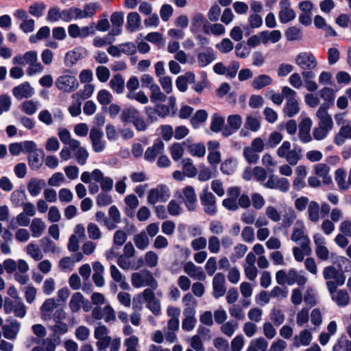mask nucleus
I'll list each match as a JSON object with an SVG mask.
<instances>
[{"label":"nucleus","mask_w":351,"mask_h":351,"mask_svg":"<svg viewBox=\"0 0 351 351\" xmlns=\"http://www.w3.org/2000/svg\"><path fill=\"white\" fill-rule=\"evenodd\" d=\"M84 303V298L80 292L73 294L69 302V306L73 313L78 312Z\"/></svg>","instance_id":"46"},{"label":"nucleus","mask_w":351,"mask_h":351,"mask_svg":"<svg viewBox=\"0 0 351 351\" xmlns=\"http://www.w3.org/2000/svg\"><path fill=\"white\" fill-rule=\"evenodd\" d=\"M141 24V16L136 12H130L127 16L126 29L130 32L137 31Z\"/></svg>","instance_id":"34"},{"label":"nucleus","mask_w":351,"mask_h":351,"mask_svg":"<svg viewBox=\"0 0 351 351\" xmlns=\"http://www.w3.org/2000/svg\"><path fill=\"white\" fill-rule=\"evenodd\" d=\"M80 9L71 7L69 9L62 10V20L69 22L72 20L80 19L79 14Z\"/></svg>","instance_id":"57"},{"label":"nucleus","mask_w":351,"mask_h":351,"mask_svg":"<svg viewBox=\"0 0 351 351\" xmlns=\"http://www.w3.org/2000/svg\"><path fill=\"white\" fill-rule=\"evenodd\" d=\"M316 117L319 119L318 125L330 131L333 127V121L328 112V105L322 104L316 112Z\"/></svg>","instance_id":"15"},{"label":"nucleus","mask_w":351,"mask_h":351,"mask_svg":"<svg viewBox=\"0 0 351 351\" xmlns=\"http://www.w3.org/2000/svg\"><path fill=\"white\" fill-rule=\"evenodd\" d=\"M45 228L46 226L40 218H34L30 224L29 229L32 232V237L38 238L43 234Z\"/></svg>","instance_id":"44"},{"label":"nucleus","mask_w":351,"mask_h":351,"mask_svg":"<svg viewBox=\"0 0 351 351\" xmlns=\"http://www.w3.org/2000/svg\"><path fill=\"white\" fill-rule=\"evenodd\" d=\"M295 64L302 70H313L317 67V61L311 52H300L295 59Z\"/></svg>","instance_id":"10"},{"label":"nucleus","mask_w":351,"mask_h":351,"mask_svg":"<svg viewBox=\"0 0 351 351\" xmlns=\"http://www.w3.org/2000/svg\"><path fill=\"white\" fill-rule=\"evenodd\" d=\"M215 59V53L213 49L208 48L206 51L201 52L197 56V62L201 67H204L211 63Z\"/></svg>","instance_id":"40"},{"label":"nucleus","mask_w":351,"mask_h":351,"mask_svg":"<svg viewBox=\"0 0 351 351\" xmlns=\"http://www.w3.org/2000/svg\"><path fill=\"white\" fill-rule=\"evenodd\" d=\"M139 111L134 107L124 108L121 114L120 119L123 123H133L138 118Z\"/></svg>","instance_id":"47"},{"label":"nucleus","mask_w":351,"mask_h":351,"mask_svg":"<svg viewBox=\"0 0 351 351\" xmlns=\"http://www.w3.org/2000/svg\"><path fill=\"white\" fill-rule=\"evenodd\" d=\"M332 300L341 307L347 306L350 302V295L346 290L340 289L330 293Z\"/></svg>","instance_id":"33"},{"label":"nucleus","mask_w":351,"mask_h":351,"mask_svg":"<svg viewBox=\"0 0 351 351\" xmlns=\"http://www.w3.org/2000/svg\"><path fill=\"white\" fill-rule=\"evenodd\" d=\"M278 18L282 23H287L295 18V13L291 8L289 0H280Z\"/></svg>","instance_id":"21"},{"label":"nucleus","mask_w":351,"mask_h":351,"mask_svg":"<svg viewBox=\"0 0 351 351\" xmlns=\"http://www.w3.org/2000/svg\"><path fill=\"white\" fill-rule=\"evenodd\" d=\"M124 14L122 12H115L110 16V22L112 24V34H121L123 23Z\"/></svg>","instance_id":"39"},{"label":"nucleus","mask_w":351,"mask_h":351,"mask_svg":"<svg viewBox=\"0 0 351 351\" xmlns=\"http://www.w3.org/2000/svg\"><path fill=\"white\" fill-rule=\"evenodd\" d=\"M323 277L329 293L336 291L337 287L344 285L346 276L342 271L337 270L333 266L326 267L323 270Z\"/></svg>","instance_id":"4"},{"label":"nucleus","mask_w":351,"mask_h":351,"mask_svg":"<svg viewBox=\"0 0 351 351\" xmlns=\"http://www.w3.org/2000/svg\"><path fill=\"white\" fill-rule=\"evenodd\" d=\"M56 307V303L54 299H47L40 307V313L43 319H47L50 317L51 313Z\"/></svg>","instance_id":"51"},{"label":"nucleus","mask_w":351,"mask_h":351,"mask_svg":"<svg viewBox=\"0 0 351 351\" xmlns=\"http://www.w3.org/2000/svg\"><path fill=\"white\" fill-rule=\"evenodd\" d=\"M131 283L133 287L140 289L142 287H150L156 289L158 284L154 278L151 271L144 269L134 272L131 275Z\"/></svg>","instance_id":"5"},{"label":"nucleus","mask_w":351,"mask_h":351,"mask_svg":"<svg viewBox=\"0 0 351 351\" xmlns=\"http://www.w3.org/2000/svg\"><path fill=\"white\" fill-rule=\"evenodd\" d=\"M99 8V4L97 2L89 3L84 5L83 9H80V18L85 19L93 16Z\"/></svg>","instance_id":"53"},{"label":"nucleus","mask_w":351,"mask_h":351,"mask_svg":"<svg viewBox=\"0 0 351 351\" xmlns=\"http://www.w3.org/2000/svg\"><path fill=\"white\" fill-rule=\"evenodd\" d=\"M60 337L56 335H51L43 339L42 341L38 339L36 340V343H42L45 351H55L56 347L60 343Z\"/></svg>","instance_id":"32"},{"label":"nucleus","mask_w":351,"mask_h":351,"mask_svg":"<svg viewBox=\"0 0 351 351\" xmlns=\"http://www.w3.org/2000/svg\"><path fill=\"white\" fill-rule=\"evenodd\" d=\"M301 156L302 149L300 147H295L285 158L289 165H295L300 160Z\"/></svg>","instance_id":"62"},{"label":"nucleus","mask_w":351,"mask_h":351,"mask_svg":"<svg viewBox=\"0 0 351 351\" xmlns=\"http://www.w3.org/2000/svg\"><path fill=\"white\" fill-rule=\"evenodd\" d=\"M323 277L329 293L336 291L337 287L344 285L346 276L342 271L337 270L333 266L326 267L323 270Z\"/></svg>","instance_id":"3"},{"label":"nucleus","mask_w":351,"mask_h":351,"mask_svg":"<svg viewBox=\"0 0 351 351\" xmlns=\"http://www.w3.org/2000/svg\"><path fill=\"white\" fill-rule=\"evenodd\" d=\"M208 21L202 13H195L191 18V32L192 33H199L202 29L205 33L206 25Z\"/></svg>","instance_id":"27"},{"label":"nucleus","mask_w":351,"mask_h":351,"mask_svg":"<svg viewBox=\"0 0 351 351\" xmlns=\"http://www.w3.org/2000/svg\"><path fill=\"white\" fill-rule=\"evenodd\" d=\"M323 277L329 293L336 291L337 287L344 285L346 276L342 271L337 270L333 266L326 267L323 270Z\"/></svg>","instance_id":"1"},{"label":"nucleus","mask_w":351,"mask_h":351,"mask_svg":"<svg viewBox=\"0 0 351 351\" xmlns=\"http://www.w3.org/2000/svg\"><path fill=\"white\" fill-rule=\"evenodd\" d=\"M34 93L33 88L28 82L15 86L12 90V94L17 99L31 97Z\"/></svg>","instance_id":"29"},{"label":"nucleus","mask_w":351,"mask_h":351,"mask_svg":"<svg viewBox=\"0 0 351 351\" xmlns=\"http://www.w3.org/2000/svg\"><path fill=\"white\" fill-rule=\"evenodd\" d=\"M95 90L94 85L91 84H86L83 86V88L78 92L72 95L73 99H80V100H85L92 96Z\"/></svg>","instance_id":"49"},{"label":"nucleus","mask_w":351,"mask_h":351,"mask_svg":"<svg viewBox=\"0 0 351 351\" xmlns=\"http://www.w3.org/2000/svg\"><path fill=\"white\" fill-rule=\"evenodd\" d=\"M184 271L195 280H204L206 274L200 267H197L193 263L188 262L184 266Z\"/></svg>","instance_id":"28"},{"label":"nucleus","mask_w":351,"mask_h":351,"mask_svg":"<svg viewBox=\"0 0 351 351\" xmlns=\"http://www.w3.org/2000/svg\"><path fill=\"white\" fill-rule=\"evenodd\" d=\"M182 202L189 211H194L197 207V198L195 189L187 186L182 189Z\"/></svg>","instance_id":"17"},{"label":"nucleus","mask_w":351,"mask_h":351,"mask_svg":"<svg viewBox=\"0 0 351 351\" xmlns=\"http://www.w3.org/2000/svg\"><path fill=\"white\" fill-rule=\"evenodd\" d=\"M224 119L219 114L215 113L211 117L210 130L214 132H221L225 128Z\"/></svg>","instance_id":"59"},{"label":"nucleus","mask_w":351,"mask_h":351,"mask_svg":"<svg viewBox=\"0 0 351 351\" xmlns=\"http://www.w3.org/2000/svg\"><path fill=\"white\" fill-rule=\"evenodd\" d=\"M208 114L204 110H197L191 119V123L194 128H199V125L206 121Z\"/></svg>","instance_id":"64"},{"label":"nucleus","mask_w":351,"mask_h":351,"mask_svg":"<svg viewBox=\"0 0 351 351\" xmlns=\"http://www.w3.org/2000/svg\"><path fill=\"white\" fill-rule=\"evenodd\" d=\"M311 340V332L308 330L305 329L294 337L293 345L295 348L306 346L310 344Z\"/></svg>","instance_id":"35"},{"label":"nucleus","mask_w":351,"mask_h":351,"mask_svg":"<svg viewBox=\"0 0 351 351\" xmlns=\"http://www.w3.org/2000/svg\"><path fill=\"white\" fill-rule=\"evenodd\" d=\"M3 309L5 313H13L14 316L19 318H23L27 313V308L23 302L10 298L5 299Z\"/></svg>","instance_id":"9"},{"label":"nucleus","mask_w":351,"mask_h":351,"mask_svg":"<svg viewBox=\"0 0 351 351\" xmlns=\"http://www.w3.org/2000/svg\"><path fill=\"white\" fill-rule=\"evenodd\" d=\"M313 238L317 257L322 261H326L329 258V250L326 247L325 238L319 233L315 234Z\"/></svg>","instance_id":"19"},{"label":"nucleus","mask_w":351,"mask_h":351,"mask_svg":"<svg viewBox=\"0 0 351 351\" xmlns=\"http://www.w3.org/2000/svg\"><path fill=\"white\" fill-rule=\"evenodd\" d=\"M226 278L222 273H217L213 279V295L215 298L223 296L226 292Z\"/></svg>","instance_id":"23"},{"label":"nucleus","mask_w":351,"mask_h":351,"mask_svg":"<svg viewBox=\"0 0 351 351\" xmlns=\"http://www.w3.org/2000/svg\"><path fill=\"white\" fill-rule=\"evenodd\" d=\"M55 85L59 90L68 93L74 92L79 87L77 79L68 70L56 78Z\"/></svg>","instance_id":"6"},{"label":"nucleus","mask_w":351,"mask_h":351,"mask_svg":"<svg viewBox=\"0 0 351 351\" xmlns=\"http://www.w3.org/2000/svg\"><path fill=\"white\" fill-rule=\"evenodd\" d=\"M346 173L343 169H338L335 171V180L339 189L347 191L349 188L348 182L346 181Z\"/></svg>","instance_id":"50"},{"label":"nucleus","mask_w":351,"mask_h":351,"mask_svg":"<svg viewBox=\"0 0 351 351\" xmlns=\"http://www.w3.org/2000/svg\"><path fill=\"white\" fill-rule=\"evenodd\" d=\"M92 178L95 182L100 184L101 191L109 192L113 187V180L110 177H106L101 170L95 169L92 171Z\"/></svg>","instance_id":"24"},{"label":"nucleus","mask_w":351,"mask_h":351,"mask_svg":"<svg viewBox=\"0 0 351 351\" xmlns=\"http://www.w3.org/2000/svg\"><path fill=\"white\" fill-rule=\"evenodd\" d=\"M184 173L189 178H194L197 173V169L191 158H186L182 161Z\"/></svg>","instance_id":"55"},{"label":"nucleus","mask_w":351,"mask_h":351,"mask_svg":"<svg viewBox=\"0 0 351 351\" xmlns=\"http://www.w3.org/2000/svg\"><path fill=\"white\" fill-rule=\"evenodd\" d=\"M94 337L97 340L96 346L99 351H104L109 346L111 337L109 336V330L104 325L95 328Z\"/></svg>","instance_id":"11"},{"label":"nucleus","mask_w":351,"mask_h":351,"mask_svg":"<svg viewBox=\"0 0 351 351\" xmlns=\"http://www.w3.org/2000/svg\"><path fill=\"white\" fill-rule=\"evenodd\" d=\"M308 219L313 223H317L320 218V206L315 201H311L307 208Z\"/></svg>","instance_id":"42"},{"label":"nucleus","mask_w":351,"mask_h":351,"mask_svg":"<svg viewBox=\"0 0 351 351\" xmlns=\"http://www.w3.org/2000/svg\"><path fill=\"white\" fill-rule=\"evenodd\" d=\"M297 215L293 208H289L282 215V225L285 228L291 227L295 223Z\"/></svg>","instance_id":"54"},{"label":"nucleus","mask_w":351,"mask_h":351,"mask_svg":"<svg viewBox=\"0 0 351 351\" xmlns=\"http://www.w3.org/2000/svg\"><path fill=\"white\" fill-rule=\"evenodd\" d=\"M311 126L312 121L308 117L303 119L299 124L298 136L300 140L304 143H309L312 140L310 134Z\"/></svg>","instance_id":"26"},{"label":"nucleus","mask_w":351,"mask_h":351,"mask_svg":"<svg viewBox=\"0 0 351 351\" xmlns=\"http://www.w3.org/2000/svg\"><path fill=\"white\" fill-rule=\"evenodd\" d=\"M151 91L150 99L154 104L163 102L166 100L167 97L165 93L161 92L160 87L158 84H151L149 86Z\"/></svg>","instance_id":"48"},{"label":"nucleus","mask_w":351,"mask_h":351,"mask_svg":"<svg viewBox=\"0 0 351 351\" xmlns=\"http://www.w3.org/2000/svg\"><path fill=\"white\" fill-rule=\"evenodd\" d=\"M323 277L329 293L336 291L337 287L344 285L346 276L342 271L337 270L333 266L326 267L323 270Z\"/></svg>","instance_id":"2"},{"label":"nucleus","mask_w":351,"mask_h":351,"mask_svg":"<svg viewBox=\"0 0 351 351\" xmlns=\"http://www.w3.org/2000/svg\"><path fill=\"white\" fill-rule=\"evenodd\" d=\"M282 94L287 100L284 109L285 114L291 117L299 112L296 92L288 86H285L282 88Z\"/></svg>","instance_id":"8"},{"label":"nucleus","mask_w":351,"mask_h":351,"mask_svg":"<svg viewBox=\"0 0 351 351\" xmlns=\"http://www.w3.org/2000/svg\"><path fill=\"white\" fill-rule=\"evenodd\" d=\"M110 87L117 94H121L125 90V81L121 74L114 75L109 82Z\"/></svg>","instance_id":"43"},{"label":"nucleus","mask_w":351,"mask_h":351,"mask_svg":"<svg viewBox=\"0 0 351 351\" xmlns=\"http://www.w3.org/2000/svg\"><path fill=\"white\" fill-rule=\"evenodd\" d=\"M291 239L294 242H300L302 248L309 252L310 239L305 234V225L302 220H297L293 228V232Z\"/></svg>","instance_id":"7"},{"label":"nucleus","mask_w":351,"mask_h":351,"mask_svg":"<svg viewBox=\"0 0 351 351\" xmlns=\"http://www.w3.org/2000/svg\"><path fill=\"white\" fill-rule=\"evenodd\" d=\"M104 133L102 130L97 127H93L89 134L92 143L93 149L95 152H101L106 147L105 141L102 140Z\"/></svg>","instance_id":"20"},{"label":"nucleus","mask_w":351,"mask_h":351,"mask_svg":"<svg viewBox=\"0 0 351 351\" xmlns=\"http://www.w3.org/2000/svg\"><path fill=\"white\" fill-rule=\"evenodd\" d=\"M170 197V191L167 186L159 185L149 191L147 201L150 204H155L158 202H166Z\"/></svg>","instance_id":"13"},{"label":"nucleus","mask_w":351,"mask_h":351,"mask_svg":"<svg viewBox=\"0 0 351 351\" xmlns=\"http://www.w3.org/2000/svg\"><path fill=\"white\" fill-rule=\"evenodd\" d=\"M264 186L271 189H278L282 192H287L289 189L290 184L287 178H279L271 175L265 183Z\"/></svg>","instance_id":"25"},{"label":"nucleus","mask_w":351,"mask_h":351,"mask_svg":"<svg viewBox=\"0 0 351 351\" xmlns=\"http://www.w3.org/2000/svg\"><path fill=\"white\" fill-rule=\"evenodd\" d=\"M110 276L113 280L119 283V287L124 291L130 290V286L126 281L125 277L120 272L117 267L112 265L110 267Z\"/></svg>","instance_id":"30"},{"label":"nucleus","mask_w":351,"mask_h":351,"mask_svg":"<svg viewBox=\"0 0 351 351\" xmlns=\"http://www.w3.org/2000/svg\"><path fill=\"white\" fill-rule=\"evenodd\" d=\"M41 245L45 253H59L60 248L48 237H44L40 240Z\"/></svg>","instance_id":"63"},{"label":"nucleus","mask_w":351,"mask_h":351,"mask_svg":"<svg viewBox=\"0 0 351 351\" xmlns=\"http://www.w3.org/2000/svg\"><path fill=\"white\" fill-rule=\"evenodd\" d=\"M45 185L44 180L33 178L27 184V191L32 197H36L40 193Z\"/></svg>","instance_id":"36"},{"label":"nucleus","mask_w":351,"mask_h":351,"mask_svg":"<svg viewBox=\"0 0 351 351\" xmlns=\"http://www.w3.org/2000/svg\"><path fill=\"white\" fill-rule=\"evenodd\" d=\"M244 127L252 132H257L261 128L260 120L256 116L248 115L246 117Z\"/></svg>","instance_id":"61"},{"label":"nucleus","mask_w":351,"mask_h":351,"mask_svg":"<svg viewBox=\"0 0 351 351\" xmlns=\"http://www.w3.org/2000/svg\"><path fill=\"white\" fill-rule=\"evenodd\" d=\"M133 241L136 247L141 250H145L149 244V239L145 231H142L140 233L135 234L134 236Z\"/></svg>","instance_id":"52"},{"label":"nucleus","mask_w":351,"mask_h":351,"mask_svg":"<svg viewBox=\"0 0 351 351\" xmlns=\"http://www.w3.org/2000/svg\"><path fill=\"white\" fill-rule=\"evenodd\" d=\"M189 153L196 157H203L206 154L205 145L202 143H193L187 146Z\"/></svg>","instance_id":"58"},{"label":"nucleus","mask_w":351,"mask_h":351,"mask_svg":"<svg viewBox=\"0 0 351 351\" xmlns=\"http://www.w3.org/2000/svg\"><path fill=\"white\" fill-rule=\"evenodd\" d=\"M81 58L82 55L80 50L75 49L66 53L64 63L66 66H73Z\"/></svg>","instance_id":"60"},{"label":"nucleus","mask_w":351,"mask_h":351,"mask_svg":"<svg viewBox=\"0 0 351 351\" xmlns=\"http://www.w3.org/2000/svg\"><path fill=\"white\" fill-rule=\"evenodd\" d=\"M21 329V323L12 317L8 318L5 324L2 326L3 335L9 340L16 338Z\"/></svg>","instance_id":"14"},{"label":"nucleus","mask_w":351,"mask_h":351,"mask_svg":"<svg viewBox=\"0 0 351 351\" xmlns=\"http://www.w3.org/2000/svg\"><path fill=\"white\" fill-rule=\"evenodd\" d=\"M260 36L262 40V43L267 45L268 43H276L278 42L282 37V34L280 30L273 31H262L260 32Z\"/></svg>","instance_id":"37"},{"label":"nucleus","mask_w":351,"mask_h":351,"mask_svg":"<svg viewBox=\"0 0 351 351\" xmlns=\"http://www.w3.org/2000/svg\"><path fill=\"white\" fill-rule=\"evenodd\" d=\"M271 77L266 74H261L254 78L252 86L254 89L260 90L272 84Z\"/></svg>","instance_id":"45"},{"label":"nucleus","mask_w":351,"mask_h":351,"mask_svg":"<svg viewBox=\"0 0 351 351\" xmlns=\"http://www.w3.org/2000/svg\"><path fill=\"white\" fill-rule=\"evenodd\" d=\"M226 32L225 27L221 23H213L211 24L209 21L206 25L205 34H213L214 36H221L224 34Z\"/></svg>","instance_id":"56"},{"label":"nucleus","mask_w":351,"mask_h":351,"mask_svg":"<svg viewBox=\"0 0 351 351\" xmlns=\"http://www.w3.org/2000/svg\"><path fill=\"white\" fill-rule=\"evenodd\" d=\"M37 60L38 55L35 51H29L23 56H16L12 60L14 64L19 65H31L33 63H35Z\"/></svg>","instance_id":"31"},{"label":"nucleus","mask_w":351,"mask_h":351,"mask_svg":"<svg viewBox=\"0 0 351 351\" xmlns=\"http://www.w3.org/2000/svg\"><path fill=\"white\" fill-rule=\"evenodd\" d=\"M347 139H351V125H346L342 126L339 132L335 137V143L336 145H342Z\"/></svg>","instance_id":"41"},{"label":"nucleus","mask_w":351,"mask_h":351,"mask_svg":"<svg viewBox=\"0 0 351 351\" xmlns=\"http://www.w3.org/2000/svg\"><path fill=\"white\" fill-rule=\"evenodd\" d=\"M154 290L152 288H147L142 292L138 293L136 297L133 298L132 308L133 309H141L142 303L145 302L148 303L156 299Z\"/></svg>","instance_id":"22"},{"label":"nucleus","mask_w":351,"mask_h":351,"mask_svg":"<svg viewBox=\"0 0 351 351\" xmlns=\"http://www.w3.org/2000/svg\"><path fill=\"white\" fill-rule=\"evenodd\" d=\"M165 150V143L160 138L154 141L152 146L149 147L144 154L145 160L149 162H154L156 158L163 154Z\"/></svg>","instance_id":"16"},{"label":"nucleus","mask_w":351,"mask_h":351,"mask_svg":"<svg viewBox=\"0 0 351 351\" xmlns=\"http://www.w3.org/2000/svg\"><path fill=\"white\" fill-rule=\"evenodd\" d=\"M242 118L239 114H231L227 118L228 125L222 130V136L228 137L239 130L242 125Z\"/></svg>","instance_id":"18"},{"label":"nucleus","mask_w":351,"mask_h":351,"mask_svg":"<svg viewBox=\"0 0 351 351\" xmlns=\"http://www.w3.org/2000/svg\"><path fill=\"white\" fill-rule=\"evenodd\" d=\"M329 167L324 163H318L314 167V171L317 176L320 178L324 184L331 182V178L329 176Z\"/></svg>","instance_id":"38"},{"label":"nucleus","mask_w":351,"mask_h":351,"mask_svg":"<svg viewBox=\"0 0 351 351\" xmlns=\"http://www.w3.org/2000/svg\"><path fill=\"white\" fill-rule=\"evenodd\" d=\"M199 197L205 213L211 216L215 215L217 213L216 198L208 191V186L203 189Z\"/></svg>","instance_id":"12"}]
</instances>
